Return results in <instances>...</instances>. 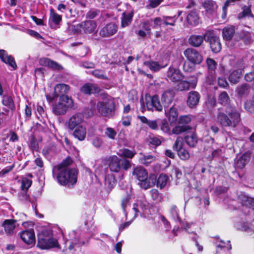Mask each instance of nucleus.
Segmentation results:
<instances>
[{
    "label": "nucleus",
    "instance_id": "nucleus-1",
    "mask_svg": "<svg viewBox=\"0 0 254 254\" xmlns=\"http://www.w3.org/2000/svg\"><path fill=\"white\" fill-rule=\"evenodd\" d=\"M71 161L70 159L67 158L53 168V175L54 177H56L58 183L69 188L73 187L77 182L76 170L68 167Z\"/></svg>",
    "mask_w": 254,
    "mask_h": 254
},
{
    "label": "nucleus",
    "instance_id": "nucleus-2",
    "mask_svg": "<svg viewBox=\"0 0 254 254\" xmlns=\"http://www.w3.org/2000/svg\"><path fill=\"white\" fill-rule=\"evenodd\" d=\"M108 167L111 172H121V179L124 178V173L122 170L127 171L131 167L130 162L126 159L119 158L116 155L111 156L108 158Z\"/></svg>",
    "mask_w": 254,
    "mask_h": 254
},
{
    "label": "nucleus",
    "instance_id": "nucleus-3",
    "mask_svg": "<svg viewBox=\"0 0 254 254\" xmlns=\"http://www.w3.org/2000/svg\"><path fill=\"white\" fill-rule=\"evenodd\" d=\"M58 244L57 240L53 238L50 230H44L38 236L37 246L41 249H48L55 247Z\"/></svg>",
    "mask_w": 254,
    "mask_h": 254
},
{
    "label": "nucleus",
    "instance_id": "nucleus-4",
    "mask_svg": "<svg viewBox=\"0 0 254 254\" xmlns=\"http://www.w3.org/2000/svg\"><path fill=\"white\" fill-rule=\"evenodd\" d=\"M73 106L72 99L67 96H63L60 98L59 102L53 106V111L56 115H62L65 114Z\"/></svg>",
    "mask_w": 254,
    "mask_h": 254
},
{
    "label": "nucleus",
    "instance_id": "nucleus-5",
    "mask_svg": "<svg viewBox=\"0 0 254 254\" xmlns=\"http://www.w3.org/2000/svg\"><path fill=\"white\" fill-rule=\"evenodd\" d=\"M132 175L137 179L138 184L143 189L146 190L152 186L150 179L148 178V173L143 167L137 166L134 168Z\"/></svg>",
    "mask_w": 254,
    "mask_h": 254
},
{
    "label": "nucleus",
    "instance_id": "nucleus-6",
    "mask_svg": "<svg viewBox=\"0 0 254 254\" xmlns=\"http://www.w3.org/2000/svg\"><path fill=\"white\" fill-rule=\"evenodd\" d=\"M97 108L99 113L105 117L111 116L115 110L114 99L111 97L97 103Z\"/></svg>",
    "mask_w": 254,
    "mask_h": 254
},
{
    "label": "nucleus",
    "instance_id": "nucleus-7",
    "mask_svg": "<svg viewBox=\"0 0 254 254\" xmlns=\"http://www.w3.org/2000/svg\"><path fill=\"white\" fill-rule=\"evenodd\" d=\"M226 113L228 115V121L227 122V124H229L228 127H236L240 122V114L231 106L226 107Z\"/></svg>",
    "mask_w": 254,
    "mask_h": 254
},
{
    "label": "nucleus",
    "instance_id": "nucleus-8",
    "mask_svg": "<svg viewBox=\"0 0 254 254\" xmlns=\"http://www.w3.org/2000/svg\"><path fill=\"white\" fill-rule=\"evenodd\" d=\"M186 58L191 63L195 64H200L203 61L202 56L195 49L189 48L184 52Z\"/></svg>",
    "mask_w": 254,
    "mask_h": 254
},
{
    "label": "nucleus",
    "instance_id": "nucleus-9",
    "mask_svg": "<svg viewBox=\"0 0 254 254\" xmlns=\"http://www.w3.org/2000/svg\"><path fill=\"white\" fill-rule=\"evenodd\" d=\"M145 104L146 108L149 111L156 110L157 111H161L162 110V106L161 105L157 96L154 95L151 96L150 95H146L145 96Z\"/></svg>",
    "mask_w": 254,
    "mask_h": 254
},
{
    "label": "nucleus",
    "instance_id": "nucleus-10",
    "mask_svg": "<svg viewBox=\"0 0 254 254\" xmlns=\"http://www.w3.org/2000/svg\"><path fill=\"white\" fill-rule=\"evenodd\" d=\"M173 149L178 152L179 157L184 160L189 159L190 155L188 150L183 147V139L181 137H178L174 144Z\"/></svg>",
    "mask_w": 254,
    "mask_h": 254
},
{
    "label": "nucleus",
    "instance_id": "nucleus-11",
    "mask_svg": "<svg viewBox=\"0 0 254 254\" xmlns=\"http://www.w3.org/2000/svg\"><path fill=\"white\" fill-rule=\"evenodd\" d=\"M118 30V25L115 23L110 22L101 29L100 35L103 37H109L115 35Z\"/></svg>",
    "mask_w": 254,
    "mask_h": 254
},
{
    "label": "nucleus",
    "instance_id": "nucleus-12",
    "mask_svg": "<svg viewBox=\"0 0 254 254\" xmlns=\"http://www.w3.org/2000/svg\"><path fill=\"white\" fill-rule=\"evenodd\" d=\"M83 122V115L81 113H76L69 118L68 127L70 129L73 130L79 126H83L82 123Z\"/></svg>",
    "mask_w": 254,
    "mask_h": 254
},
{
    "label": "nucleus",
    "instance_id": "nucleus-13",
    "mask_svg": "<svg viewBox=\"0 0 254 254\" xmlns=\"http://www.w3.org/2000/svg\"><path fill=\"white\" fill-rule=\"evenodd\" d=\"M39 64L53 70H60L63 68L62 66L59 63L47 58H41L39 60Z\"/></svg>",
    "mask_w": 254,
    "mask_h": 254
},
{
    "label": "nucleus",
    "instance_id": "nucleus-14",
    "mask_svg": "<svg viewBox=\"0 0 254 254\" xmlns=\"http://www.w3.org/2000/svg\"><path fill=\"white\" fill-rule=\"evenodd\" d=\"M168 80L174 82H179L183 79L180 71L173 67H170L167 73Z\"/></svg>",
    "mask_w": 254,
    "mask_h": 254
},
{
    "label": "nucleus",
    "instance_id": "nucleus-15",
    "mask_svg": "<svg viewBox=\"0 0 254 254\" xmlns=\"http://www.w3.org/2000/svg\"><path fill=\"white\" fill-rule=\"evenodd\" d=\"M206 40L209 41L210 48L213 52L217 53L221 50V44L219 37L210 34L207 35Z\"/></svg>",
    "mask_w": 254,
    "mask_h": 254
},
{
    "label": "nucleus",
    "instance_id": "nucleus-16",
    "mask_svg": "<svg viewBox=\"0 0 254 254\" xmlns=\"http://www.w3.org/2000/svg\"><path fill=\"white\" fill-rule=\"evenodd\" d=\"M208 33H206L204 36L192 35L188 40V42L190 45L194 47H199L202 44L203 40H206Z\"/></svg>",
    "mask_w": 254,
    "mask_h": 254
},
{
    "label": "nucleus",
    "instance_id": "nucleus-17",
    "mask_svg": "<svg viewBox=\"0 0 254 254\" xmlns=\"http://www.w3.org/2000/svg\"><path fill=\"white\" fill-rule=\"evenodd\" d=\"M21 240L26 244L31 245L35 242L34 231L33 229L23 231L20 234Z\"/></svg>",
    "mask_w": 254,
    "mask_h": 254
},
{
    "label": "nucleus",
    "instance_id": "nucleus-18",
    "mask_svg": "<svg viewBox=\"0 0 254 254\" xmlns=\"http://www.w3.org/2000/svg\"><path fill=\"white\" fill-rule=\"evenodd\" d=\"M251 156V152L247 151L244 153L235 162V167L237 169L244 168L248 162L250 161Z\"/></svg>",
    "mask_w": 254,
    "mask_h": 254
},
{
    "label": "nucleus",
    "instance_id": "nucleus-19",
    "mask_svg": "<svg viewBox=\"0 0 254 254\" xmlns=\"http://www.w3.org/2000/svg\"><path fill=\"white\" fill-rule=\"evenodd\" d=\"M0 59L4 63L9 64L13 69H16L17 65L14 58L8 55L6 52L3 50H0Z\"/></svg>",
    "mask_w": 254,
    "mask_h": 254
},
{
    "label": "nucleus",
    "instance_id": "nucleus-20",
    "mask_svg": "<svg viewBox=\"0 0 254 254\" xmlns=\"http://www.w3.org/2000/svg\"><path fill=\"white\" fill-rule=\"evenodd\" d=\"M175 93L173 90H167L163 92L161 96V102L165 108L172 103Z\"/></svg>",
    "mask_w": 254,
    "mask_h": 254
},
{
    "label": "nucleus",
    "instance_id": "nucleus-21",
    "mask_svg": "<svg viewBox=\"0 0 254 254\" xmlns=\"http://www.w3.org/2000/svg\"><path fill=\"white\" fill-rule=\"evenodd\" d=\"M81 92L86 94L98 93L100 91L99 87L95 84L86 83L80 89Z\"/></svg>",
    "mask_w": 254,
    "mask_h": 254
},
{
    "label": "nucleus",
    "instance_id": "nucleus-22",
    "mask_svg": "<svg viewBox=\"0 0 254 254\" xmlns=\"http://www.w3.org/2000/svg\"><path fill=\"white\" fill-rule=\"evenodd\" d=\"M16 221L13 219H6L2 222L1 226L7 235L13 234Z\"/></svg>",
    "mask_w": 254,
    "mask_h": 254
},
{
    "label": "nucleus",
    "instance_id": "nucleus-23",
    "mask_svg": "<svg viewBox=\"0 0 254 254\" xmlns=\"http://www.w3.org/2000/svg\"><path fill=\"white\" fill-rule=\"evenodd\" d=\"M200 95L196 91H191L188 94L187 104L190 108L197 105L199 101Z\"/></svg>",
    "mask_w": 254,
    "mask_h": 254
},
{
    "label": "nucleus",
    "instance_id": "nucleus-24",
    "mask_svg": "<svg viewBox=\"0 0 254 254\" xmlns=\"http://www.w3.org/2000/svg\"><path fill=\"white\" fill-rule=\"evenodd\" d=\"M69 86L65 84H58L56 85L54 89V94L56 97H60L66 96L69 90Z\"/></svg>",
    "mask_w": 254,
    "mask_h": 254
},
{
    "label": "nucleus",
    "instance_id": "nucleus-25",
    "mask_svg": "<svg viewBox=\"0 0 254 254\" xmlns=\"http://www.w3.org/2000/svg\"><path fill=\"white\" fill-rule=\"evenodd\" d=\"M228 116L226 113V108L225 109H219L217 115L216 121L222 126L228 127L229 124H227L228 121Z\"/></svg>",
    "mask_w": 254,
    "mask_h": 254
},
{
    "label": "nucleus",
    "instance_id": "nucleus-26",
    "mask_svg": "<svg viewBox=\"0 0 254 254\" xmlns=\"http://www.w3.org/2000/svg\"><path fill=\"white\" fill-rule=\"evenodd\" d=\"M78 26L82 28L85 32L86 33H92L94 32L96 28V24L94 21L88 20L81 23L78 24Z\"/></svg>",
    "mask_w": 254,
    "mask_h": 254
},
{
    "label": "nucleus",
    "instance_id": "nucleus-27",
    "mask_svg": "<svg viewBox=\"0 0 254 254\" xmlns=\"http://www.w3.org/2000/svg\"><path fill=\"white\" fill-rule=\"evenodd\" d=\"M196 82L197 80L196 79L191 82L180 80L177 85V89L180 91H184L189 90L190 88H194Z\"/></svg>",
    "mask_w": 254,
    "mask_h": 254
},
{
    "label": "nucleus",
    "instance_id": "nucleus-28",
    "mask_svg": "<svg viewBox=\"0 0 254 254\" xmlns=\"http://www.w3.org/2000/svg\"><path fill=\"white\" fill-rule=\"evenodd\" d=\"M73 135L74 137L77 138L79 140H83L86 135V127L83 125L74 128Z\"/></svg>",
    "mask_w": 254,
    "mask_h": 254
},
{
    "label": "nucleus",
    "instance_id": "nucleus-29",
    "mask_svg": "<svg viewBox=\"0 0 254 254\" xmlns=\"http://www.w3.org/2000/svg\"><path fill=\"white\" fill-rule=\"evenodd\" d=\"M235 33V28L233 26H228L223 29L222 34L223 39L229 41L232 39Z\"/></svg>",
    "mask_w": 254,
    "mask_h": 254
},
{
    "label": "nucleus",
    "instance_id": "nucleus-30",
    "mask_svg": "<svg viewBox=\"0 0 254 254\" xmlns=\"http://www.w3.org/2000/svg\"><path fill=\"white\" fill-rule=\"evenodd\" d=\"M202 5L206 11L209 14L214 12L217 8L216 2L212 0H205Z\"/></svg>",
    "mask_w": 254,
    "mask_h": 254
},
{
    "label": "nucleus",
    "instance_id": "nucleus-31",
    "mask_svg": "<svg viewBox=\"0 0 254 254\" xmlns=\"http://www.w3.org/2000/svg\"><path fill=\"white\" fill-rule=\"evenodd\" d=\"M133 16V11H131L127 14H126L125 12L123 13L121 19L122 27L124 28L128 26L131 22Z\"/></svg>",
    "mask_w": 254,
    "mask_h": 254
},
{
    "label": "nucleus",
    "instance_id": "nucleus-32",
    "mask_svg": "<svg viewBox=\"0 0 254 254\" xmlns=\"http://www.w3.org/2000/svg\"><path fill=\"white\" fill-rule=\"evenodd\" d=\"M116 184L115 176L112 174H107L105 178V185L107 189L111 190Z\"/></svg>",
    "mask_w": 254,
    "mask_h": 254
},
{
    "label": "nucleus",
    "instance_id": "nucleus-33",
    "mask_svg": "<svg viewBox=\"0 0 254 254\" xmlns=\"http://www.w3.org/2000/svg\"><path fill=\"white\" fill-rule=\"evenodd\" d=\"M188 23L191 25H196L199 22V18L198 14L195 11H191L187 16Z\"/></svg>",
    "mask_w": 254,
    "mask_h": 254
},
{
    "label": "nucleus",
    "instance_id": "nucleus-34",
    "mask_svg": "<svg viewBox=\"0 0 254 254\" xmlns=\"http://www.w3.org/2000/svg\"><path fill=\"white\" fill-rule=\"evenodd\" d=\"M62 16L56 13L53 9H51L49 16V22H53L58 25L61 22Z\"/></svg>",
    "mask_w": 254,
    "mask_h": 254
},
{
    "label": "nucleus",
    "instance_id": "nucleus-35",
    "mask_svg": "<svg viewBox=\"0 0 254 254\" xmlns=\"http://www.w3.org/2000/svg\"><path fill=\"white\" fill-rule=\"evenodd\" d=\"M2 104L3 106L8 107L11 110H14L15 108L14 102L11 96L9 95H4L3 96Z\"/></svg>",
    "mask_w": 254,
    "mask_h": 254
},
{
    "label": "nucleus",
    "instance_id": "nucleus-36",
    "mask_svg": "<svg viewBox=\"0 0 254 254\" xmlns=\"http://www.w3.org/2000/svg\"><path fill=\"white\" fill-rule=\"evenodd\" d=\"M144 65L147 66L149 69L153 71H158L162 68L165 67L158 64L157 62L149 61L144 62Z\"/></svg>",
    "mask_w": 254,
    "mask_h": 254
},
{
    "label": "nucleus",
    "instance_id": "nucleus-37",
    "mask_svg": "<svg viewBox=\"0 0 254 254\" xmlns=\"http://www.w3.org/2000/svg\"><path fill=\"white\" fill-rule=\"evenodd\" d=\"M242 72V69H239L232 72L229 77L230 82L233 84L237 83L239 81Z\"/></svg>",
    "mask_w": 254,
    "mask_h": 254
},
{
    "label": "nucleus",
    "instance_id": "nucleus-38",
    "mask_svg": "<svg viewBox=\"0 0 254 254\" xmlns=\"http://www.w3.org/2000/svg\"><path fill=\"white\" fill-rule=\"evenodd\" d=\"M185 140L187 144L191 146H194L197 142V139L196 135L193 133H190L185 136Z\"/></svg>",
    "mask_w": 254,
    "mask_h": 254
},
{
    "label": "nucleus",
    "instance_id": "nucleus-39",
    "mask_svg": "<svg viewBox=\"0 0 254 254\" xmlns=\"http://www.w3.org/2000/svg\"><path fill=\"white\" fill-rule=\"evenodd\" d=\"M191 128L189 125H178L172 129V133L174 134H179Z\"/></svg>",
    "mask_w": 254,
    "mask_h": 254
},
{
    "label": "nucleus",
    "instance_id": "nucleus-40",
    "mask_svg": "<svg viewBox=\"0 0 254 254\" xmlns=\"http://www.w3.org/2000/svg\"><path fill=\"white\" fill-rule=\"evenodd\" d=\"M145 204L141 200H137L136 202L133 204V210L135 212L134 217L138 216V213L140 212L141 210L143 211Z\"/></svg>",
    "mask_w": 254,
    "mask_h": 254
},
{
    "label": "nucleus",
    "instance_id": "nucleus-41",
    "mask_svg": "<svg viewBox=\"0 0 254 254\" xmlns=\"http://www.w3.org/2000/svg\"><path fill=\"white\" fill-rule=\"evenodd\" d=\"M165 112L171 122H174L176 121L178 117V112L176 108L171 107L168 112L165 110Z\"/></svg>",
    "mask_w": 254,
    "mask_h": 254
},
{
    "label": "nucleus",
    "instance_id": "nucleus-42",
    "mask_svg": "<svg viewBox=\"0 0 254 254\" xmlns=\"http://www.w3.org/2000/svg\"><path fill=\"white\" fill-rule=\"evenodd\" d=\"M119 156L126 158H132L135 154V152L128 149L124 148L120 150L118 153Z\"/></svg>",
    "mask_w": 254,
    "mask_h": 254
},
{
    "label": "nucleus",
    "instance_id": "nucleus-43",
    "mask_svg": "<svg viewBox=\"0 0 254 254\" xmlns=\"http://www.w3.org/2000/svg\"><path fill=\"white\" fill-rule=\"evenodd\" d=\"M168 178L167 176L165 174H161L157 179V186L160 189L164 188L166 185Z\"/></svg>",
    "mask_w": 254,
    "mask_h": 254
},
{
    "label": "nucleus",
    "instance_id": "nucleus-44",
    "mask_svg": "<svg viewBox=\"0 0 254 254\" xmlns=\"http://www.w3.org/2000/svg\"><path fill=\"white\" fill-rule=\"evenodd\" d=\"M229 97L226 92H223L219 96V102L222 105H226L229 103Z\"/></svg>",
    "mask_w": 254,
    "mask_h": 254
},
{
    "label": "nucleus",
    "instance_id": "nucleus-45",
    "mask_svg": "<svg viewBox=\"0 0 254 254\" xmlns=\"http://www.w3.org/2000/svg\"><path fill=\"white\" fill-rule=\"evenodd\" d=\"M249 90V86L247 84H242L237 88L236 92L240 95H244L248 93Z\"/></svg>",
    "mask_w": 254,
    "mask_h": 254
},
{
    "label": "nucleus",
    "instance_id": "nucleus-46",
    "mask_svg": "<svg viewBox=\"0 0 254 254\" xmlns=\"http://www.w3.org/2000/svg\"><path fill=\"white\" fill-rule=\"evenodd\" d=\"M105 134L108 138L114 139L117 135V132L113 128L107 127L105 131Z\"/></svg>",
    "mask_w": 254,
    "mask_h": 254
},
{
    "label": "nucleus",
    "instance_id": "nucleus-47",
    "mask_svg": "<svg viewBox=\"0 0 254 254\" xmlns=\"http://www.w3.org/2000/svg\"><path fill=\"white\" fill-rule=\"evenodd\" d=\"M32 184V181L26 178H23L21 182V189L26 191Z\"/></svg>",
    "mask_w": 254,
    "mask_h": 254
},
{
    "label": "nucleus",
    "instance_id": "nucleus-48",
    "mask_svg": "<svg viewBox=\"0 0 254 254\" xmlns=\"http://www.w3.org/2000/svg\"><path fill=\"white\" fill-rule=\"evenodd\" d=\"M140 162L145 165H148L155 160V157L152 155L144 156L140 159Z\"/></svg>",
    "mask_w": 254,
    "mask_h": 254
},
{
    "label": "nucleus",
    "instance_id": "nucleus-49",
    "mask_svg": "<svg viewBox=\"0 0 254 254\" xmlns=\"http://www.w3.org/2000/svg\"><path fill=\"white\" fill-rule=\"evenodd\" d=\"M239 198L243 205H245L247 207L249 206L252 197L245 194H241Z\"/></svg>",
    "mask_w": 254,
    "mask_h": 254
},
{
    "label": "nucleus",
    "instance_id": "nucleus-50",
    "mask_svg": "<svg viewBox=\"0 0 254 254\" xmlns=\"http://www.w3.org/2000/svg\"><path fill=\"white\" fill-rule=\"evenodd\" d=\"M206 64L209 70L214 71L216 68L217 64L213 59L208 58L206 60Z\"/></svg>",
    "mask_w": 254,
    "mask_h": 254
},
{
    "label": "nucleus",
    "instance_id": "nucleus-51",
    "mask_svg": "<svg viewBox=\"0 0 254 254\" xmlns=\"http://www.w3.org/2000/svg\"><path fill=\"white\" fill-rule=\"evenodd\" d=\"M151 23H153L152 27L153 28H156L157 27L160 26L162 23H164V16L162 18L156 17L154 19H150Z\"/></svg>",
    "mask_w": 254,
    "mask_h": 254
},
{
    "label": "nucleus",
    "instance_id": "nucleus-52",
    "mask_svg": "<svg viewBox=\"0 0 254 254\" xmlns=\"http://www.w3.org/2000/svg\"><path fill=\"white\" fill-rule=\"evenodd\" d=\"M175 16H164V24L166 25L174 26L176 22Z\"/></svg>",
    "mask_w": 254,
    "mask_h": 254
},
{
    "label": "nucleus",
    "instance_id": "nucleus-53",
    "mask_svg": "<svg viewBox=\"0 0 254 254\" xmlns=\"http://www.w3.org/2000/svg\"><path fill=\"white\" fill-rule=\"evenodd\" d=\"M252 15L251 10L249 6H245L243 8V11L238 15L239 18H242L246 16H250Z\"/></svg>",
    "mask_w": 254,
    "mask_h": 254
},
{
    "label": "nucleus",
    "instance_id": "nucleus-54",
    "mask_svg": "<svg viewBox=\"0 0 254 254\" xmlns=\"http://www.w3.org/2000/svg\"><path fill=\"white\" fill-rule=\"evenodd\" d=\"M170 212L173 219L176 221H180V219L178 213L177 206L173 205L170 208Z\"/></svg>",
    "mask_w": 254,
    "mask_h": 254
},
{
    "label": "nucleus",
    "instance_id": "nucleus-55",
    "mask_svg": "<svg viewBox=\"0 0 254 254\" xmlns=\"http://www.w3.org/2000/svg\"><path fill=\"white\" fill-rule=\"evenodd\" d=\"M191 121L190 117L189 115L182 116L179 118V124L182 125H187Z\"/></svg>",
    "mask_w": 254,
    "mask_h": 254
},
{
    "label": "nucleus",
    "instance_id": "nucleus-56",
    "mask_svg": "<svg viewBox=\"0 0 254 254\" xmlns=\"http://www.w3.org/2000/svg\"><path fill=\"white\" fill-rule=\"evenodd\" d=\"M152 199L156 202H160L161 200V196L158 190L156 189L151 190L150 191Z\"/></svg>",
    "mask_w": 254,
    "mask_h": 254
},
{
    "label": "nucleus",
    "instance_id": "nucleus-57",
    "mask_svg": "<svg viewBox=\"0 0 254 254\" xmlns=\"http://www.w3.org/2000/svg\"><path fill=\"white\" fill-rule=\"evenodd\" d=\"M37 113L38 114H37V118L40 120L42 121L44 119V118L46 116V113L43 108V107L41 106H37Z\"/></svg>",
    "mask_w": 254,
    "mask_h": 254
},
{
    "label": "nucleus",
    "instance_id": "nucleus-58",
    "mask_svg": "<svg viewBox=\"0 0 254 254\" xmlns=\"http://www.w3.org/2000/svg\"><path fill=\"white\" fill-rule=\"evenodd\" d=\"M160 128L165 133L170 132L169 124L166 120L161 121Z\"/></svg>",
    "mask_w": 254,
    "mask_h": 254
},
{
    "label": "nucleus",
    "instance_id": "nucleus-59",
    "mask_svg": "<svg viewBox=\"0 0 254 254\" xmlns=\"http://www.w3.org/2000/svg\"><path fill=\"white\" fill-rule=\"evenodd\" d=\"M92 74L96 77L100 79H107V77L104 75L103 70L100 69H96L92 71Z\"/></svg>",
    "mask_w": 254,
    "mask_h": 254
},
{
    "label": "nucleus",
    "instance_id": "nucleus-60",
    "mask_svg": "<svg viewBox=\"0 0 254 254\" xmlns=\"http://www.w3.org/2000/svg\"><path fill=\"white\" fill-rule=\"evenodd\" d=\"M29 146L31 149L33 150H38V143L37 140L34 137L31 138Z\"/></svg>",
    "mask_w": 254,
    "mask_h": 254
},
{
    "label": "nucleus",
    "instance_id": "nucleus-61",
    "mask_svg": "<svg viewBox=\"0 0 254 254\" xmlns=\"http://www.w3.org/2000/svg\"><path fill=\"white\" fill-rule=\"evenodd\" d=\"M218 84L222 88H225L228 85V83L225 78L219 77L218 78Z\"/></svg>",
    "mask_w": 254,
    "mask_h": 254
},
{
    "label": "nucleus",
    "instance_id": "nucleus-62",
    "mask_svg": "<svg viewBox=\"0 0 254 254\" xmlns=\"http://www.w3.org/2000/svg\"><path fill=\"white\" fill-rule=\"evenodd\" d=\"M156 120H149L147 126L152 129L157 130L158 129V126Z\"/></svg>",
    "mask_w": 254,
    "mask_h": 254
},
{
    "label": "nucleus",
    "instance_id": "nucleus-63",
    "mask_svg": "<svg viewBox=\"0 0 254 254\" xmlns=\"http://www.w3.org/2000/svg\"><path fill=\"white\" fill-rule=\"evenodd\" d=\"M149 142L151 144L156 146L159 145L161 143V141L157 137H153L150 138Z\"/></svg>",
    "mask_w": 254,
    "mask_h": 254
},
{
    "label": "nucleus",
    "instance_id": "nucleus-64",
    "mask_svg": "<svg viewBox=\"0 0 254 254\" xmlns=\"http://www.w3.org/2000/svg\"><path fill=\"white\" fill-rule=\"evenodd\" d=\"M92 143L96 147H99L102 144V140L100 138L96 137L93 139Z\"/></svg>",
    "mask_w": 254,
    "mask_h": 254
}]
</instances>
